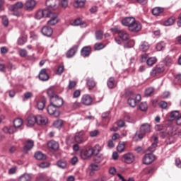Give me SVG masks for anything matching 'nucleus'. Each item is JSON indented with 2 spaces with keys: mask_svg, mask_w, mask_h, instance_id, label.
Returning a JSON list of instances; mask_svg holds the SVG:
<instances>
[{
  "mask_svg": "<svg viewBox=\"0 0 181 181\" xmlns=\"http://www.w3.org/2000/svg\"><path fill=\"white\" fill-rule=\"evenodd\" d=\"M35 18L38 21L42 18H49V20L47 22L48 26H54V25L59 23V13L52 12L49 8L38 10L35 13Z\"/></svg>",
  "mask_w": 181,
  "mask_h": 181,
  "instance_id": "obj_1",
  "label": "nucleus"
},
{
  "mask_svg": "<svg viewBox=\"0 0 181 181\" xmlns=\"http://www.w3.org/2000/svg\"><path fill=\"white\" fill-rule=\"evenodd\" d=\"M152 132V126L148 123H144L140 126V130L136 132L134 139V141H138V139H143V138L146 135Z\"/></svg>",
  "mask_w": 181,
  "mask_h": 181,
  "instance_id": "obj_2",
  "label": "nucleus"
},
{
  "mask_svg": "<svg viewBox=\"0 0 181 181\" xmlns=\"http://www.w3.org/2000/svg\"><path fill=\"white\" fill-rule=\"evenodd\" d=\"M47 8L49 9H52V11H56L59 9V6L60 5V0H47L46 2Z\"/></svg>",
  "mask_w": 181,
  "mask_h": 181,
  "instance_id": "obj_3",
  "label": "nucleus"
},
{
  "mask_svg": "<svg viewBox=\"0 0 181 181\" xmlns=\"http://www.w3.org/2000/svg\"><path fill=\"white\" fill-rule=\"evenodd\" d=\"M112 32H115L117 33L119 37L122 39V40H128L129 39V35L128 33L125 31V30H119L118 28L112 29Z\"/></svg>",
  "mask_w": 181,
  "mask_h": 181,
  "instance_id": "obj_4",
  "label": "nucleus"
},
{
  "mask_svg": "<svg viewBox=\"0 0 181 181\" xmlns=\"http://www.w3.org/2000/svg\"><path fill=\"white\" fill-rule=\"evenodd\" d=\"M57 107L54 105L52 103H50L49 106L47 107V112L49 114V115H54L56 118L60 115V112L57 110Z\"/></svg>",
  "mask_w": 181,
  "mask_h": 181,
  "instance_id": "obj_5",
  "label": "nucleus"
},
{
  "mask_svg": "<svg viewBox=\"0 0 181 181\" xmlns=\"http://www.w3.org/2000/svg\"><path fill=\"white\" fill-rule=\"evenodd\" d=\"M122 160L124 162V163L131 165V163H134L135 161V156L132 153H127L123 155Z\"/></svg>",
  "mask_w": 181,
  "mask_h": 181,
  "instance_id": "obj_6",
  "label": "nucleus"
},
{
  "mask_svg": "<svg viewBox=\"0 0 181 181\" xmlns=\"http://www.w3.org/2000/svg\"><path fill=\"white\" fill-rule=\"evenodd\" d=\"M36 8V1L35 0H26L24 4V8L28 12H32L33 9Z\"/></svg>",
  "mask_w": 181,
  "mask_h": 181,
  "instance_id": "obj_7",
  "label": "nucleus"
},
{
  "mask_svg": "<svg viewBox=\"0 0 181 181\" xmlns=\"http://www.w3.org/2000/svg\"><path fill=\"white\" fill-rule=\"evenodd\" d=\"M141 95L138 94L134 98H129L127 100V103L130 107L132 108L136 107V104L141 101Z\"/></svg>",
  "mask_w": 181,
  "mask_h": 181,
  "instance_id": "obj_8",
  "label": "nucleus"
},
{
  "mask_svg": "<svg viewBox=\"0 0 181 181\" xmlns=\"http://www.w3.org/2000/svg\"><path fill=\"white\" fill-rule=\"evenodd\" d=\"M153 160H155V155L152 153L145 154L143 158L144 165H151Z\"/></svg>",
  "mask_w": 181,
  "mask_h": 181,
  "instance_id": "obj_9",
  "label": "nucleus"
},
{
  "mask_svg": "<svg viewBox=\"0 0 181 181\" xmlns=\"http://www.w3.org/2000/svg\"><path fill=\"white\" fill-rule=\"evenodd\" d=\"M63 98L59 97V96H55L50 100V103L54 105L55 107L60 108L62 105L64 104Z\"/></svg>",
  "mask_w": 181,
  "mask_h": 181,
  "instance_id": "obj_10",
  "label": "nucleus"
},
{
  "mask_svg": "<svg viewBox=\"0 0 181 181\" xmlns=\"http://www.w3.org/2000/svg\"><path fill=\"white\" fill-rule=\"evenodd\" d=\"M41 33L42 35H43V36L50 37V36L53 35V28H52L49 25H45L41 29Z\"/></svg>",
  "mask_w": 181,
  "mask_h": 181,
  "instance_id": "obj_11",
  "label": "nucleus"
},
{
  "mask_svg": "<svg viewBox=\"0 0 181 181\" xmlns=\"http://www.w3.org/2000/svg\"><path fill=\"white\" fill-rule=\"evenodd\" d=\"M164 71L165 68H163V66L157 65L152 69L150 74L151 77H156L157 74H160V73H163Z\"/></svg>",
  "mask_w": 181,
  "mask_h": 181,
  "instance_id": "obj_12",
  "label": "nucleus"
},
{
  "mask_svg": "<svg viewBox=\"0 0 181 181\" xmlns=\"http://www.w3.org/2000/svg\"><path fill=\"white\" fill-rule=\"evenodd\" d=\"M142 29V25H141V23L136 21L134 20V23H133L131 25L130 28H129V30L130 32H139Z\"/></svg>",
  "mask_w": 181,
  "mask_h": 181,
  "instance_id": "obj_13",
  "label": "nucleus"
},
{
  "mask_svg": "<svg viewBox=\"0 0 181 181\" xmlns=\"http://www.w3.org/2000/svg\"><path fill=\"white\" fill-rule=\"evenodd\" d=\"M33 146H35V143L33 142V141L28 140L23 148V153H28L29 151H32Z\"/></svg>",
  "mask_w": 181,
  "mask_h": 181,
  "instance_id": "obj_14",
  "label": "nucleus"
},
{
  "mask_svg": "<svg viewBox=\"0 0 181 181\" xmlns=\"http://www.w3.org/2000/svg\"><path fill=\"white\" fill-rule=\"evenodd\" d=\"M135 22V18L134 17H126L122 20V25L123 26H127L129 29L131 25Z\"/></svg>",
  "mask_w": 181,
  "mask_h": 181,
  "instance_id": "obj_15",
  "label": "nucleus"
},
{
  "mask_svg": "<svg viewBox=\"0 0 181 181\" xmlns=\"http://www.w3.org/2000/svg\"><path fill=\"white\" fill-rule=\"evenodd\" d=\"M78 50V45H74L69 50L67 51L66 54L67 59H71V57H74Z\"/></svg>",
  "mask_w": 181,
  "mask_h": 181,
  "instance_id": "obj_16",
  "label": "nucleus"
},
{
  "mask_svg": "<svg viewBox=\"0 0 181 181\" xmlns=\"http://www.w3.org/2000/svg\"><path fill=\"white\" fill-rule=\"evenodd\" d=\"M94 155L93 153V150H91V147H90L88 149L83 150L81 152V158L82 159H88V158H91Z\"/></svg>",
  "mask_w": 181,
  "mask_h": 181,
  "instance_id": "obj_17",
  "label": "nucleus"
},
{
  "mask_svg": "<svg viewBox=\"0 0 181 181\" xmlns=\"http://www.w3.org/2000/svg\"><path fill=\"white\" fill-rule=\"evenodd\" d=\"M35 121L37 125H46V124H47V122H49L47 117H43L42 115L35 116Z\"/></svg>",
  "mask_w": 181,
  "mask_h": 181,
  "instance_id": "obj_18",
  "label": "nucleus"
},
{
  "mask_svg": "<svg viewBox=\"0 0 181 181\" xmlns=\"http://www.w3.org/2000/svg\"><path fill=\"white\" fill-rule=\"evenodd\" d=\"M91 47L85 46L81 50V56H82V57H88L90 54H91Z\"/></svg>",
  "mask_w": 181,
  "mask_h": 181,
  "instance_id": "obj_19",
  "label": "nucleus"
},
{
  "mask_svg": "<svg viewBox=\"0 0 181 181\" xmlns=\"http://www.w3.org/2000/svg\"><path fill=\"white\" fill-rule=\"evenodd\" d=\"M74 141L76 142V144H83V142H84V132L76 133Z\"/></svg>",
  "mask_w": 181,
  "mask_h": 181,
  "instance_id": "obj_20",
  "label": "nucleus"
},
{
  "mask_svg": "<svg viewBox=\"0 0 181 181\" xmlns=\"http://www.w3.org/2000/svg\"><path fill=\"white\" fill-rule=\"evenodd\" d=\"M38 77L40 80H41V81H47L49 77V74L47 72V69H41L38 75Z\"/></svg>",
  "mask_w": 181,
  "mask_h": 181,
  "instance_id": "obj_21",
  "label": "nucleus"
},
{
  "mask_svg": "<svg viewBox=\"0 0 181 181\" xmlns=\"http://www.w3.org/2000/svg\"><path fill=\"white\" fill-rule=\"evenodd\" d=\"M81 103L83 105H91L93 103V98L90 95H84L81 98Z\"/></svg>",
  "mask_w": 181,
  "mask_h": 181,
  "instance_id": "obj_22",
  "label": "nucleus"
},
{
  "mask_svg": "<svg viewBox=\"0 0 181 181\" xmlns=\"http://www.w3.org/2000/svg\"><path fill=\"white\" fill-rule=\"evenodd\" d=\"M45 107H46V98H42L37 103V108L40 111H43V110H45Z\"/></svg>",
  "mask_w": 181,
  "mask_h": 181,
  "instance_id": "obj_23",
  "label": "nucleus"
},
{
  "mask_svg": "<svg viewBox=\"0 0 181 181\" xmlns=\"http://www.w3.org/2000/svg\"><path fill=\"white\" fill-rule=\"evenodd\" d=\"M22 8H23V3L22 1H18L10 6V11L15 12V11H18V9H22Z\"/></svg>",
  "mask_w": 181,
  "mask_h": 181,
  "instance_id": "obj_24",
  "label": "nucleus"
},
{
  "mask_svg": "<svg viewBox=\"0 0 181 181\" xmlns=\"http://www.w3.org/2000/svg\"><path fill=\"white\" fill-rule=\"evenodd\" d=\"M47 146L49 149L57 151V149H59V143L56 141L52 140L47 143Z\"/></svg>",
  "mask_w": 181,
  "mask_h": 181,
  "instance_id": "obj_25",
  "label": "nucleus"
},
{
  "mask_svg": "<svg viewBox=\"0 0 181 181\" xmlns=\"http://www.w3.org/2000/svg\"><path fill=\"white\" fill-rule=\"evenodd\" d=\"M149 43L146 41H143L139 45V50L141 52H148V50H149Z\"/></svg>",
  "mask_w": 181,
  "mask_h": 181,
  "instance_id": "obj_26",
  "label": "nucleus"
},
{
  "mask_svg": "<svg viewBox=\"0 0 181 181\" xmlns=\"http://www.w3.org/2000/svg\"><path fill=\"white\" fill-rule=\"evenodd\" d=\"M3 132H4V134H15V132H16V129H15V127H13V126H10L9 127H4L2 129Z\"/></svg>",
  "mask_w": 181,
  "mask_h": 181,
  "instance_id": "obj_27",
  "label": "nucleus"
},
{
  "mask_svg": "<svg viewBox=\"0 0 181 181\" xmlns=\"http://www.w3.org/2000/svg\"><path fill=\"white\" fill-rule=\"evenodd\" d=\"M107 86L108 88L112 90V88H115L117 84L115 83V78L114 77H110L107 81Z\"/></svg>",
  "mask_w": 181,
  "mask_h": 181,
  "instance_id": "obj_28",
  "label": "nucleus"
},
{
  "mask_svg": "<svg viewBox=\"0 0 181 181\" xmlns=\"http://www.w3.org/2000/svg\"><path fill=\"white\" fill-rule=\"evenodd\" d=\"M22 125H23V120L21 118H16L13 121V128L16 129L17 128H21Z\"/></svg>",
  "mask_w": 181,
  "mask_h": 181,
  "instance_id": "obj_29",
  "label": "nucleus"
},
{
  "mask_svg": "<svg viewBox=\"0 0 181 181\" xmlns=\"http://www.w3.org/2000/svg\"><path fill=\"white\" fill-rule=\"evenodd\" d=\"M165 9L162 7H156L153 8L152 13L154 16H159L160 13H163Z\"/></svg>",
  "mask_w": 181,
  "mask_h": 181,
  "instance_id": "obj_30",
  "label": "nucleus"
},
{
  "mask_svg": "<svg viewBox=\"0 0 181 181\" xmlns=\"http://www.w3.org/2000/svg\"><path fill=\"white\" fill-rule=\"evenodd\" d=\"M86 5V0H74L75 8H83Z\"/></svg>",
  "mask_w": 181,
  "mask_h": 181,
  "instance_id": "obj_31",
  "label": "nucleus"
},
{
  "mask_svg": "<svg viewBox=\"0 0 181 181\" xmlns=\"http://www.w3.org/2000/svg\"><path fill=\"white\" fill-rule=\"evenodd\" d=\"M34 124H36V116H30L28 118V127H33Z\"/></svg>",
  "mask_w": 181,
  "mask_h": 181,
  "instance_id": "obj_32",
  "label": "nucleus"
},
{
  "mask_svg": "<svg viewBox=\"0 0 181 181\" xmlns=\"http://www.w3.org/2000/svg\"><path fill=\"white\" fill-rule=\"evenodd\" d=\"M86 84L89 88H94V87H95V81H94L93 78H87Z\"/></svg>",
  "mask_w": 181,
  "mask_h": 181,
  "instance_id": "obj_33",
  "label": "nucleus"
},
{
  "mask_svg": "<svg viewBox=\"0 0 181 181\" xmlns=\"http://www.w3.org/2000/svg\"><path fill=\"white\" fill-rule=\"evenodd\" d=\"M57 165L61 169H66L67 168V161L64 160H59L57 161Z\"/></svg>",
  "mask_w": 181,
  "mask_h": 181,
  "instance_id": "obj_34",
  "label": "nucleus"
},
{
  "mask_svg": "<svg viewBox=\"0 0 181 181\" xmlns=\"http://www.w3.org/2000/svg\"><path fill=\"white\" fill-rule=\"evenodd\" d=\"M34 156L37 160H42L43 159H46V156H45V154L40 151L35 153Z\"/></svg>",
  "mask_w": 181,
  "mask_h": 181,
  "instance_id": "obj_35",
  "label": "nucleus"
},
{
  "mask_svg": "<svg viewBox=\"0 0 181 181\" xmlns=\"http://www.w3.org/2000/svg\"><path fill=\"white\" fill-rule=\"evenodd\" d=\"M31 180H32V177L29 174H24L21 175L18 179V181H31Z\"/></svg>",
  "mask_w": 181,
  "mask_h": 181,
  "instance_id": "obj_36",
  "label": "nucleus"
},
{
  "mask_svg": "<svg viewBox=\"0 0 181 181\" xmlns=\"http://www.w3.org/2000/svg\"><path fill=\"white\" fill-rule=\"evenodd\" d=\"M90 149L93 155H98V153H100V151H101V146L97 144L93 148L90 147Z\"/></svg>",
  "mask_w": 181,
  "mask_h": 181,
  "instance_id": "obj_37",
  "label": "nucleus"
},
{
  "mask_svg": "<svg viewBox=\"0 0 181 181\" xmlns=\"http://www.w3.org/2000/svg\"><path fill=\"white\" fill-rule=\"evenodd\" d=\"M47 93L50 100H52V98H54V97H56L57 95L54 93V89H53V88H49L47 90Z\"/></svg>",
  "mask_w": 181,
  "mask_h": 181,
  "instance_id": "obj_38",
  "label": "nucleus"
},
{
  "mask_svg": "<svg viewBox=\"0 0 181 181\" xmlns=\"http://www.w3.org/2000/svg\"><path fill=\"white\" fill-rule=\"evenodd\" d=\"M135 46V40H129L126 44H124V47L125 49H131V47H134Z\"/></svg>",
  "mask_w": 181,
  "mask_h": 181,
  "instance_id": "obj_39",
  "label": "nucleus"
},
{
  "mask_svg": "<svg viewBox=\"0 0 181 181\" xmlns=\"http://www.w3.org/2000/svg\"><path fill=\"white\" fill-rule=\"evenodd\" d=\"M175 18L173 17H170V18H168L167 21H165L163 23L164 26H172V25H173V23H175Z\"/></svg>",
  "mask_w": 181,
  "mask_h": 181,
  "instance_id": "obj_40",
  "label": "nucleus"
},
{
  "mask_svg": "<svg viewBox=\"0 0 181 181\" xmlns=\"http://www.w3.org/2000/svg\"><path fill=\"white\" fill-rule=\"evenodd\" d=\"M124 149H125V142L119 143V144L117 146V152H119L121 153L124 152Z\"/></svg>",
  "mask_w": 181,
  "mask_h": 181,
  "instance_id": "obj_41",
  "label": "nucleus"
},
{
  "mask_svg": "<svg viewBox=\"0 0 181 181\" xmlns=\"http://www.w3.org/2000/svg\"><path fill=\"white\" fill-rule=\"evenodd\" d=\"M95 36L97 40H101L104 36V33L101 30H98L95 32Z\"/></svg>",
  "mask_w": 181,
  "mask_h": 181,
  "instance_id": "obj_42",
  "label": "nucleus"
},
{
  "mask_svg": "<svg viewBox=\"0 0 181 181\" xmlns=\"http://www.w3.org/2000/svg\"><path fill=\"white\" fill-rule=\"evenodd\" d=\"M165 44L164 42H160L156 45V49L158 52H160V50H163V49H165Z\"/></svg>",
  "mask_w": 181,
  "mask_h": 181,
  "instance_id": "obj_43",
  "label": "nucleus"
},
{
  "mask_svg": "<svg viewBox=\"0 0 181 181\" xmlns=\"http://www.w3.org/2000/svg\"><path fill=\"white\" fill-rule=\"evenodd\" d=\"M53 125L55 128H62V127H63V120H56L54 122Z\"/></svg>",
  "mask_w": 181,
  "mask_h": 181,
  "instance_id": "obj_44",
  "label": "nucleus"
},
{
  "mask_svg": "<svg viewBox=\"0 0 181 181\" xmlns=\"http://www.w3.org/2000/svg\"><path fill=\"white\" fill-rule=\"evenodd\" d=\"M156 61H157L156 58L150 57L147 59L146 64H148V66H153V64L156 63Z\"/></svg>",
  "mask_w": 181,
  "mask_h": 181,
  "instance_id": "obj_45",
  "label": "nucleus"
},
{
  "mask_svg": "<svg viewBox=\"0 0 181 181\" xmlns=\"http://www.w3.org/2000/svg\"><path fill=\"white\" fill-rule=\"evenodd\" d=\"M105 47V45H104L101 42L95 43L94 45V49L95 50H102V49H104Z\"/></svg>",
  "mask_w": 181,
  "mask_h": 181,
  "instance_id": "obj_46",
  "label": "nucleus"
},
{
  "mask_svg": "<svg viewBox=\"0 0 181 181\" xmlns=\"http://www.w3.org/2000/svg\"><path fill=\"white\" fill-rule=\"evenodd\" d=\"M177 117H179V111L177 110L173 111L170 114V118H171L173 120L176 119Z\"/></svg>",
  "mask_w": 181,
  "mask_h": 181,
  "instance_id": "obj_47",
  "label": "nucleus"
},
{
  "mask_svg": "<svg viewBox=\"0 0 181 181\" xmlns=\"http://www.w3.org/2000/svg\"><path fill=\"white\" fill-rule=\"evenodd\" d=\"M27 42V40L25 37H21L18 39L17 43L18 46H23L24 44H25Z\"/></svg>",
  "mask_w": 181,
  "mask_h": 181,
  "instance_id": "obj_48",
  "label": "nucleus"
},
{
  "mask_svg": "<svg viewBox=\"0 0 181 181\" xmlns=\"http://www.w3.org/2000/svg\"><path fill=\"white\" fill-rule=\"evenodd\" d=\"M64 71V66H58L57 71H55V74H57L58 76H62Z\"/></svg>",
  "mask_w": 181,
  "mask_h": 181,
  "instance_id": "obj_49",
  "label": "nucleus"
},
{
  "mask_svg": "<svg viewBox=\"0 0 181 181\" xmlns=\"http://www.w3.org/2000/svg\"><path fill=\"white\" fill-rule=\"evenodd\" d=\"M1 19L3 25L6 28L8 25H9V20L8 19V17H6V16H2Z\"/></svg>",
  "mask_w": 181,
  "mask_h": 181,
  "instance_id": "obj_50",
  "label": "nucleus"
},
{
  "mask_svg": "<svg viewBox=\"0 0 181 181\" xmlns=\"http://www.w3.org/2000/svg\"><path fill=\"white\" fill-rule=\"evenodd\" d=\"M139 109L141 111H146V110H148V104H146V102H142L139 105Z\"/></svg>",
  "mask_w": 181,
  "mask_h": 181,
  "instance_id": "obj_51",
  "label": "nucleus"
},
{
  "mask_svg": "<svg viewBox=\"0 0 181 181\" xmlns=\"http://www.w3.org/2000/svg\"><path fill=\"white\" fill-rule=\"evenodd\" d=\"M143 175H151V173H153V168H144L143 170Z\"/></svg>",
  "mask_w": 181,
  "mask_h": 181,
  "instance_id": "obj_52",
  "label": "nucleus"
},
{
  "mask_svg": "<svg viewBox=\"0 0 181 181\" xmlns=\"http://www.w3.org/2000/svg\"><path fill=\"white\" fill-rule=\"evenodd\" d=\"M76 86H77V82L76 81H69L68 88H69V90H73V88H74V87H76Z\"/></svg>",
  "mask_w": 181,
  "mask_h": 181,
  "instance_id": "obj_53",
  "label": "nucleus"
},
{
  "mask_svg": "<svg viewBox=\"0 0 181 181\" xmlns=\"http://www.w3.org/2000/svg\"><path fill=\"white\" fill-rule=\"evenodd\" d=\"M148 54H144L141 56V63H145V62H148Z\"/></svg>",
  "mask_w": 181,
  "mask_h": 181,
  "instance_id": "obj_54",
  "label": "nucleus"
},
{
  "mask_svg": "<svg viewBox=\"0 0 181 181\" xmlns=\"http://www.w3.org/2000/svg\"><path fill=\"white\" fill-rule=\"evenodd\" d=\"M155 91V89L153 88H148L145 91V95L147 96L151 95Z\"/></svg>",
  "mask_w": 181,
  "mask_h": 181,
  "instance_id": "obj_55",
  "label": "nucleus"
},
{
  "mask_svg": "<svg viewBox=\"0 0 181 181\" xmlns=\"http://www.w3.org/2000/svg\"><path fill=\"white\" fill-rule=\"evenodd\" d=\"M172 58L167 57L165 60H164V63L165 64H166V66H170L172 64Z\"/></svg>",
  "mask_w": 181,
  "mask_h": 181,
  "instance_id": "obj_56",
  "label": "nucleus"
},
{
  "mask_svg": "<svg viewBox=\"0 0 181 181\" xmlns=\"http://www.w3.org/2000/svg\"><path fill=\"white\" fill-rule=\"evenodd\" d=\"M39 168H41L42 169H45L46 168H49L50 166V164L47 162L45 163H41L38 165Z\"/></svg>",
  "mask_w": 181,
  "mask_h": 181,
  "instance_id": "obj_57",
  "label": "nucleus"
},
{
  "mask_svg": "<svg viewBox=\"0 0 181 181\" xmlns=\"http://www.w3.org/2000/svg\"><path fill=\"white\" fill-rule=\"evenodd\" d=\"M156 146H158V144H156V143H152L151 146L148 148L149 152H155Z\"/></svg>",
  "mask_w": 181,
  "mask_h": 181,
  "instance_id": "obj_58",
  "label": "nucleus"
},
{
  "mask_svg": "<svg viewBox=\"0 0 181 181\" xmlns=\"http://www.w3.org/2000/svg\"><path fill=\"white\" fill-rule=\"evenodd\" d=\"M90 170H100V166L97 164H90Z\"/></svg>",
  "mask_w": 181,
  "mask_h": 181,
  "instance_id": "obj_59",
  "label": "nucleus"
},
{
  "mask_svg": "<svg viewBox=\"0 0 181 181\" xmlns=\"http://www.w3.org/2000/svg\"><path fill=\"white\" fill-rule=\"evenodd\" d=\"M33 97V93L32 92H27L24 93V98L25 100H29V98H32Z\"/></svg>",
  "mask_w": 181,
  "mask_h": 181,
  "instance_id": "obj_60",
  "label": "nucleus"
},
{
  "mask_svg": "<svg viewBox=\"0 0 181 181\" xmlns=\"http://www.w3.org/2000/svg\"><path fill=\"white\" fill-rule=\"evenodd\" d=\"M61 5L64 8H67L69 6V0H61Z\"/></svg>",
  "mask_w": 181,
  "mask_h": 181,
  "instance_id": "obj_61",
  "label": "nucleus"
},
{
  "mask_svg": "<svg viewBox=\"0 0 181 181\" xmlns=\"http://www.w3.org/2000/svg\"><path fill=\"white\" fill-rule=\"evenodd\" d=\"M19 54L21 57H25L28 54V51L25 49H21L19 50Z\"/></svg>",
  "mask_w": 181,
  "mask_h": 181,
  "instance_id": "obj_62",
  "label": "nucleus"
},
{
  "mask_svg": "<svg viewBox=\"0 0 181 181\" xmlns=\"http://www.w3.org/2000/svg\"><path fill=\"white\" fill-rule=\"evenodd\" d=\"M98 134H100V132H98V130H93L92 132H90V136H91V138L97 136Z\"/></svg>",
  "mask_w": 181,
  "mask_h": 181,
  "instance_id": "obj_63",
  "label": "nucleus"
},
{
  "mask_svg": "<svg viewBox=\"0 0 181 181\" xmlns=\"http://www.w3.org/2000/svg\"><path fill=\"white\" fill-rule=\"evenodd\" d=\"M72 25L73 26H80V25H81V20L80 18H77L73 22Z\"/></svg>",
  "mask_w": 181,
  "mask_h": 181,
  "instance_id": "obj_64",
  "label": "nucleus"
}]
</instances>
